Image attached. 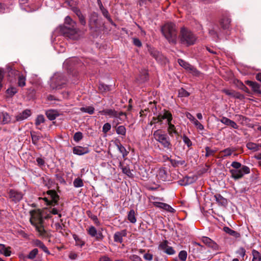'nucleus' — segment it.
<instances>
[{"instance_id":"obj_1","label":"nucleus","mask_w":261,"mask_h":261,"mask_svg":"<svg viewBox=\"0 0 261 261\" xmlns=\"http://www.w3.org/2000/svg\"><path fill=\"white\" fill-rule=\"evenodd\" d=\"M30 222L35 227L36 231L40 237L43 238H48L51 236L50 233L46 230L43 226V218L45 219L51 217L49 214L45 216L44 211L40 210H35L30 212Z\"/></svg>"},{"instance_id":"obj_2","label":"nucleus","mask_w":261,"mask_h":261,"mask_svg":"<svg viewBox=\"0 0 261 261\" xmlns=\"http://www.w3.org/2000/svg\"><path fill=\"white\" fill-rule=\"evenodd\" d=\"M162 32L169 43L175 44L177 39L175 25L172 23H167L162 28Z\"/></svg>"},{"instance_id":"obj_3","label":"nucleus","mask_w":261,"mask_h":261,"mask_svg":"<svg viewBox=\"0 0 261 261\" xmlns=\"http://www.w3.org/2000/svg\"><path fill=\"white\" fill-rule=\"evenodd\" d=\"M154 139L159 142L165 148L171 149L172 144L169 137L162 129H158L153 134Z\"/></svg>"},{"instance_id":"obj_4","label":"nucleus","mask_w":261,"mask_h":261,"mask_svg":"<svg viewBox=\"0 0 261 261\" xmlns=\"http://www.w3.org/2000/svg\"><path fill=\"white\" fill-rule=\"evenodd\" d=\"M179 37L181 43L187 45L194 44L197 40L196 36L185 28L181 29Z\"/></svg>"},{"instance_id":"obj_5","label":"nucleus","mask_w":261,"mask_h":261,"mask_svg":"<svg viewBox=\"0 0 261 261\" xmlns=\"http://www.w3.org/2000/svg\"><path fill=\"white\" fill-rule=\"evenodd\" d=\"M66 79L61 73H55L50 79V87L53 90L60 89L66 84Z\"/></svg>"},{"instance_id":"obj_6","label":"nucleus","mask_w":261,"mask_h":261,"mask_svg":"<svg viewBox=\"0 0 261 261\" xmlns=\"http://www.w3.org/2000/svg\"><path fill=\"white\" fill-rule=\"evenodd\" d=\"M64 35L65 37L73 40H77L80 38L79 30L75 27L74 28L70 27H65L63 30Z\"/></svg>"},{"instance_id":"obj_7","label":"nucleus","mask_w":261,"mask_h":261,"mask_svg":"<svg viewBox=\"0 0 261 261\" xmlns=\"http://www.w3.org/2000/svg\"><path fill=\"white\" fill-rule=\"evenodd\" d=\"M230 172L231 176L234 179H239L242 177L245 174L250 173V169L246 166H242V167L238 169H231Z\"/></svg>"},{"instance_id":"obj_8","label":"nucleus","mask_w":261,"mask_h":261,"mask_svg":"<svg viewBox=\"0 0 261 261\" xmlns=\"http://www.w3.org/2000/svg\"><path fill=\"white\" fill-rule=\"evenodd\" d=\"M47 194L49 196L50 199H48L47 198L45 197L43 199L47 202L48 205H56L59 200V196L57 194L56 192L54 190H49L47 192Z\"/></svg>"},{"instance_id":"obj_9","label":"nucleus","mask_w":261,"mask_h":261,"mask_svg":"<svg viewBox=\"0 0 261 261\" xmlns=\"http://www.w3.org/2000/svg\"><path fill=\"white\" fill-rule=\"evenodd\" d=\"M178 63L179 64L184 68L187 70L189 71L190 73H192L194 75L198 76L199 74V72L193 66L189 64L188 63L182 59H178Z\"/></svg>"},{"instance_id":"obj_10","label":"nucleus","mask_w":261,"mask_h":261,"mask_svg":"<svg viewBox=\"0 0 261 261\" xmlns=\"http://www.w3.org/2000/svg\"><path fill=\"white\" fill-rule=\"evenodd\" d=\"M168 242L167 240L161 242L159 246V249L164 251L168 255H173L175 253V251L173 247L168 246Z\"/></svg>"},{"instance_id":"obj_11","label":"nucleus","mask_w":261,"mask_h":261,"mask_svg":"<svg viewBox=\"0 0 261 261\" xmlns=\"http://www.w3.org/2000/svg\"><path fill=\"white\" fill-rule=\"evenodd\" d=\"M88 233L92 237H95L97 240H101L103 238V236L101 232H98L95 227L93 226H90L87 229Z\"/></svg>"},{"instance_id":"obj_12","label":"nucleus","mask_w":261,"mask_h":261,"mask_svg":"<svg viewBox=\"0 0 261 261\" xmlns=\"http://www.w3.org/2000/svg\"><path fill=\"white\" fill-rule=\"evenodd\" d=\"M23 194L20 192H18L13 190H10L9 192V197L15 202L19 201L22 198Z\"/></svg>"},{"instance_id":"obj_13","label":"nucleus","mask_w":261,"mask_h":261,"mask_svg":"<svg viewBox=\"0 0 261 261\" xmlns=\"http://www.w3.org/2000/svg\"><path fill=\"white\" fill-rule=\"evenodd\" d=\"M202 242L207 245L208 247L217 250L219 248L218 245L212 239L206 237H202L201 238Z\"/></svg>"},{"instance_id":"obj_14","label":"nucleus","mask_w":261,"mask_h":261,"mask_svg":"<svg viewBox=\"0 0 261 261\" xmlns=\"http://www.w3.org/2000/svg\"><path fill=\"white\" fill-rule=\"evenodd\" d=\"M31 115V112L30 110H25L22 113H19L16 116L15 120H13V123L16 121H20L28 118Z\"/></svg>"},{"instance_id":"obj_15","label":"nucleus","mask_w":261,"mask_h":261,"mask_svg":"<svg viewBox=\"0 0 261 261\" xmlns=\"http://www.w3.org/2000/svg\"><path fill=\"white\" fill-rule=\"evenodd\" d=\"M126 230L117 231L114 235V240L115 242L121 243L123 242V238L126 237Z\"/></svg>"},{"instance_id":"obj_16","label":"nucleus","mask_w":261,"mask_h":261,"mask_svg":"<svg viewBox=\"0 0 261 261\" xmlns=\"http://www.w3.org/2000/svg\"><path fill=\"white\" fill-rule=\"evenodd\" d=\"M89 152V149L88 147H83L82 146H77L73 148V152L74 154L82 155L86 154Z\"/></svg>"},{"instance_id":"obj_17","label":"nucleus","mask_w":261,"mask_h":261,"mask_svg":"<svg viewBox=\"0 0 261 261\" xmlns=\"http://www.w3.org/2000/svg\"><path fill=\"white\" fill-rule=\"evenodd\" d=\"M245 84L248 86L251 87L252 90L256 93H257L259 94H261V90H260V86L256 82L251 81H246L245 82Z\"/></svg>"},{"instance_id":"obj_18","label":"nucleus","mask_w":261,"mask_h":261,"mask_svg":"<svg viewBox=\"0 0 261 261\" xmlns=\"http://www.w3.org/2000/svg\"><path fill=\"white\" fill-rule=\"evenodd\" d=\"M156 178L160 181H164L167 179V174L163 168L159 169L156 173Z\"/></svg>"},{"instance_id":"obj_19","label":"nucleus","mask_w":261,"mask_h":261,"mask_svg":"<svg viewBox=\"0 0 261 261\" xmlns=\"http://www.w3.org/2000/svg\"><path fill=\"white\" fill-rule=\"evenodd\" d=\"M11 248L9 246L6 247L4 244H0V253L6 256H9L11 255Z\"/></svg>"},{"instance_id":"obj_20","label":"nucleus","mask_w":261,"mask_h":261,"mask_svg":"<svg viewBox=\"0 0 261 261\" xmlns=\"http://www.w3.org/2000/svg\"><path fill=\"white\" fill-rule=\"evenodd\" d=\"M14 72L12 71V73ZM18 76V85L19 87H24L25 85L26 78L24 75L20 73L18 71H14Z\"/></svg>"},{"instance_id":"obj_21","label":"nucleus","mask_w":261,"mask_h":261,"mask_svg":"<svg viewBox=\"0 0 261 261\" xmlns=\"http://www.w3.org/2000/svg\"><path fill=\"white\" fill-rule=\"evenodd\" d=\"M102 115H108L111 117L117 118L118 113L113 109H105L99 112Z\"/></svg>"},{"instance_id":"obj_22","label":"nucleus","mask_w":261,"mask_h":261,"mask_svg":"<svg viewBox=\"0 0 261 261\" xmlns=\"http://www.w3.org/2000/svg\"><path fill=\"white\" fill-rule=\"evenodd\" d=\"M0 119H2V122L3 124H8L12 121L10 116L7 112H2L0 113Z\"/></svg>"},{"instance_id":"obj_23","label":"nucleus","mask_w":261,"mask_h":261,"mask_svg":"<svg viewBox=\"0 0 261 261\" xmlns=\"http://www.w3.org/2000/svg\"><path fill=\"white\" fill-rule=\"evenodd\" d=\"M46 115L48 119L54 120L59 115V114L57 110H49L46 112Z\"/></svg>"},{"instance_id":"obj_24","label":"nucleus","mask_w":261,"mask_h":261,"mask_svg":"<svg viewBox=\"0 0 261 261\" xmlns=\"http://www.w3.org/2000/svg\"><path fill=\"white\" fill-rule=\"evenodd\" d=\"M162 115L161 118L167 120V123L172 121V115L170 112L164 110L162 112L160 113Z\"/></svg>"},{"instance_id":"obj_25","label":"nucleus","mask_w":261,"mask_h":261,"mask_svg":"<svg viewBox=\"0 0 261 261\" xmlns=\"http://www.w3.org/2000/svg\"><path fill=\"white\" fill-rule=\"evenodd\" d=\"M230 23V19L227 16H224L220 21L221 27L224 29H228Z\"/></svg>"},{"instance_id":"obj_26","label":"nucleus","mask_w":261,"mask_h":261,"mask_svg":"<svg viewBox=\"0 0 261 261\" xmlns=\"http://www.w3.org/2000/svg\"><path fill=\"white\" fill-rule=\"evenodd\" d=\"M168 124V128L167 131L169 134V135L171 136H173V134H178V133L176 129V127L175 125L173 124H172L171 121L170 122H168L167 123Z\"/></svg>"},{"instance_id":"obj_27","label":"nucleus","mask_w":261,"mask_h":261,"mask_svg":"<svg viewBox=\"0 0 261 261\" xmlns=\"http://www.w3.org/2000/svg\"><path fill=\"white\" fill-rule=\"evenodd\" d=\"M223 229L225 232L234 237L235 238H238L240 237V234L239 232L230 229L228 227H224Z\"/></svg>"},{"instance_id":"obj_28","label":"nucleus","mask_w":261,"mask_h":261,"mask_svg":"<svg viewBox=\"0 0 261 261\" xmlns=\"http://www.w3.org/2000/svg\"><path fill=\"white\" fill-rule=\"evenodd\" d=\"M119 167L121 169L122 172L127 175L128 177H132L133 176V174L132 173L129 168L127 166H124L122 165V163L120 162Z\"/></svg>"},{"instance_id":"obj_29","label":"nucleus","mask_w":261,"mask_h":261,"mask_svg":"<svg viewBox=\"0 0 261 261\" xmlns=\"http://www.w3.org/2000/svg\"><path fill=\"white\" fill-rule=\"evenodd\" d=\"M246 146L248 149L256 151L261 148V144H257L253 142H249L247 144Z\"/></svg>"},{"instance_id":"obj_30","label":"nucleus","mask_w":261,"mask_h":261,"mask_svg":"<svg viewBox=\"0 0 261 261\" xmlns=\"http://www.w3.org/2000/svg\"><path fill=\"white\" fill-rule=\"evenodd\" d=\"M35 244L36 246L41 248L44 252L48 254H50L49 250L45 246V245L41 241L39 240H36L35 241Z\"/></svg>"},{"instance_id":"obj_31","label":"nucleus","mask_w":261,"mask_h":261,"mask_svg":"<svg viewBox=\"0 0 261 261\" xmlns=\"http://www.w3.org/2000/svg\"><path fill=\"white\" fill-rule=\"evenodd\" d=\"M216 200L221 205L225 206L227 204V199L223 197L220 194H217L215 196Z\"/></svg>"},{"instance_id":"obj_32","label":"nucleus","mask_w":261,"mask_h":261,"mask_svg":"<svg viewBox=\"0 0 261 261\" xmlns=\"http://www.w3.org/2000/svg\"><path fill=\"white\" fill-rule=\"evenodd\" d=\"M193 180L194 178L193 177L186 176L182 180H179V183L180 185L186 186L192 183Z\"/></svg>"},{"instance_id":"obj_33","label":"nucleus","mask_w":261,"mask_h":261,"mask_svg":"<svg viewBox=\"0 0 261 261\" xmlns=\"http://www.w3.org/2000/svg\"><path fill=\"white\" fill-rule=\"evenodd\" d=\"M127 219L129 221L132 223L136 222V214L134 210H131L128 213Z\"/></svg>"},{"instance_id":"obj_34","label":"nucleus","mask_w":261,"mask_h":261,"mask_svg":"<svg viewBox=\"0 0 261 261\" xmlns=\"http://www.w3.org/2000/svg\"><path fill=\"white\" fill-rule=\"evenodd\" d=\"M235 149L233 148H227L222 150L220 153L222 154V156L226 157L231 155L232 152L235 151Z\"/></svg>"},{"instance_id":"obj_35","label":"nucleus","mask_w":261,"mask_h":261,"mask_svg":"<svg viewBox=\"0 0 261 261\" xmlns=\"http://www.w3.org/2000/svg\"><path fill=\"white\" fill-rule=\"evenodd\" d=\"M252 261H261V253L253 249L252 251Z\"/></svg>"},{"instance_id":"obj_36","label":"nucleus","mask_w":261,"mask_h":261,"mask_svg":"<svg viewBox=\"0 0 261 261\" xmlns=\"http://www.w3.org/2000/svg\"><path fill=\"white\" fill-rule=\"evenodd\" d=\"M236 253L238 255L239 257L241 258V260H244V257L246 255V250L243 247H240L236 251Z\"/></svg>"},{"instance_id":"obj_37","label":"nucleus","mask_w":261,"mask_h":261,"mask_svg":"<svg viewBox=\"0 0 261 261\" xmlns=\"http://www.w3.org/2000/svg\"><path fill=\"white\" fill-rule=\"evenodd\" d=\"M116 131L117 134L125 136L126 134V128L124 126L120 125L116 128Z\"/></svg>"},{"instance_id":"obj_38","label":"nucleus","mask_w":261,"mask_h":261,"mask_svg":"<svg viewBox=\"0 0 261 261\" xmlns=\"http://www.w3.org/2000/svg\"><path fill=\"white\" fill-rule=\"evenodd\" d=\"M80 110L85 113H87L89 114H92L94 113V108L92 106H88L86 107L81 108Z\"/></svg>"},{"instance_id":"obj_39","label":"nucleus","mask_w":261,"mask_h":261,"mask_svg":"<svg viewBox=\"0 0 261 261\" xmlns=\"http://www.w3.org/2000/svg\"><path fill=\"white\" fill-rule=\"evenodd\" d=\"M117 146L119 151L122 153L123 157H125L128 153V152L126 151L125 148L121 144H118Z\"/></svg>"},{"instance_id":"obj_40","label":"nucleus","mask_w":261,"mask_h":261,"mask_svg":"<svg viewBox=\"0 0 261 261\" xmlns=\"http://www.w3.org/2000/svg\"><path fill=\"white\" fill-rule=\"evenodd\" d=\"M65 23L67 25H69L68 27L72 28H74L76 25L75 22L73 21L69 16L66 17L65 19Z\"/></svg>"},{"instance_id":"obj_41","label":"nucleus","mask_w":261,"mask_h":261,"mask_svg":"<svg viewBox=\"0 0 261 261\" xmlns=\"http://www.w3.org/2000/svg\"><path fill=\"white\" fill-rule=\"evenodd\" d=\"M38 253V250L37 249L35 248L33 249L29 253V254L27 255V257L30 259H33L35 258L37 254Z\"/></svg>"},{"instance_id":"obj_42","label":"nucleus","mask_w":261,"mask_h":261,"mask_svg":"<svg viewBox=\"0 0 261 261\" xmlns=\"http://www.w3.org/2000/svg\"><path fill=\"white\" fill-rule=\"evenodd\" d=\"M101 12L103 14V15L106 18H107V19L111 23H112V19L111 18L110 15H109V12L108 11L103 7V6H101Z\"/></svg>"},{"instance_id":"obj_43","label":"nucleus","mask_w":261,"mask_h":261,"mask_svg":"<svg viewBox=\"0 0 261 261\" xmlns=\"http://www.w3.org/2000/svg\"><path fill=\"white\" fill-rule=\"evenodd\" d=\"M236 120L241 124H243L247 120V118L241 115H236L235 116Z\"/></svg>"},{"instance_id":"obj_44","label":"nucleus","mask_w":261,"mask_h":261,"mask_svg":"<svg viewBox=\"0 0 261 261\" xmlns=\"http://www.w3.org/2000/svg\"><path fill=\"white\" fill-rule=\"evenodd\" d=\"M178 257L181 261H186L187 258V252L185 250H181L179 252Z\"/></svg>"},{"instance_id":"obj_45","label":"nucleus","mask_w":261,"mask_h":261,"mask_svg":"<svg viewBox=\"0 0 261 261\" xmlns=\"http://www.w3.org/2000/svg\"><path fill=\"white\" fill-rule=\"evenodd\" d=\"M190 95V93L185 90L184 88H180L178 90V96L180 97H188Z\"/></svg>"},{"instance_id":"obj_46","label":"nucleus","mask_w":261,"mask_h":261,"mask_svg":"<svg viewBox=\"0 0 261 261\" xmlns=\"http://www.w3.org/2000/svg\"><path fill=\"white\" fill-rule=\"evenodd\" d=\"M7 93L9 96H13L17 92V89L15 87H10L7 90Z\"/></svg>"},{"instance_id":"obj_47","label":"nucleus","mask_w":261,"mask_h":261,"mask_svg":"<svg viewBox=\"0 0 261 261\" xmlns=\"http://www.w3.org/2000/svg\"><path fill=\"white\" fill-rule=\"evenodd\" d=\"M89 27L91 29H94L97 27V19L91 18L89 21Z\"/></svg>"},{"instance_id":"obj_48","label":"nucleus","mask_w":261,"mask_h":261,"mask_svg":"<svg viewBox=\"0 0 261 261\" xmlns=\"http://www.w3.org/2000/svg\"><path fill=\"white\" fill-rule=\"evenodd\" d=\"M31 137L33 143L34 144H37L39 140L40 139L41 136L39 135H37L33 133H31Z\"/></svg>"},{"instance_id":"obj_49","label":"nucleus","mask_w":261,"mask_h":261,"mask_svg":"<svg viewBox=\"0 0 261 261\" xmlns=\"http://www.w3.org/2000/svg\"><path fill=\"white\" fill-rule=\"evenodd\" d=\"M44 121V117L43 115H38L36 119L35 124L36 126H39L41 123H43Z\"/></svg>"},{"instance_id":"obj_50","label":"nucleus","mask_w":261,"mask_h":261,"mask_svg":"<svg viewBox=\"0 0 261 261\" xmlns=\"http://www.w3.org/2000/svg\"><path fill=\"white\" fill-rule=\"evenodd\" d=\"M73 185L76 188L82 187L84 185L83 180L79 178H76L73 181Z\"/></svg>"},{"instance_id":"obj_51","label":"nucleus","mask_w":261,"mask_h":261,"mask_svg":"<svg viewBox=\"0 0 261 261\" xmlns=\"http://www.w3.org/2000/svg\"><path fill=\"white\" fill-rule=\"evenodd\" d=\"M83 138V134L81 132H78L74 134L73 139L75 142H79Z\"/></svg>"},{"instance_id":"obj_52","label":"nucleus","mask_w":261,"mask_h":261,"mask_svg":"<svg viewBox=\"0 0 261 261\" xmlns=\"http://www.w3.org/2000/svg\"><path fill=\"white\" fill-rule=\"evenodd\" d=\"M73 238L76 242V244L77 245L82 247L85 244V243L76 235H73Z\"/></svg>"},{"instance_id":"obj_53","label":"nucleus","mask_w":261,"mask_h":261,"mask_svg":"<svg viewBox=\"0 0 261 261\" xmlns=\"http://www.w3.org/2000/svg\"><path fill=\"white\" fill-rule=\"evenodd\" d=\"M111 128V125L109 123H105L102 127V132L107 134Z\"/></svg>"},{"instance_id":"obj_54","label":"nucleus","mask_w":261,"mask_h":261,"mask_svg":"<svg viewBox=\"0 0 261 261\" xmlns=\"http://www.w3.org/2000/svg\"><path fill=\"white\" fill-rule=\"evenodd\" d=\"M182 140L185 144H186L188 147L192 145V143L190 139L186 135H184L182 137Z\"/></svg>"},{"instance_id":"obj_55","label":"nucleus","mask_w":261,"mask_h":261,"mask_svg":"<svg viewBox=\"0 0 261 261\" xmlns=\"http://www.w3.org/2000/svg\"><path fill=\"white\" fill-rule=\"evenodd\" d=\"M193 123L197 129H199V130H203L204 129L203 125L201 124L197 119L195 120Z\"/></svg>"},{"instance_id":"obj_56","label":"nucleus","mask_w":261,"mask_h":261,"mask_svg":"<svg viewBox=\"0 0 261 261\" xmlns=\"http://www.w3.org/2000/svg\"><path fill=\"white\" fill-rule=\"evenodd\" d=\"M205 151H206L205 156H206V157L211 156V155H213L215 153V151L211 149L208 147H205Z\"/></svg>"},{"instance_id":"obj_57","label":"nucleus","mask_w":261,"mask_h":261,"mask_svg":"<svg viewBox=\"0 0 261 261\" xmlns=\"http://www.w3.org/2000/svg\"><path fill=\"white\" fill-rule=\"evenodd\" d=\"M222 92L226 94V95L233 97L234 94V91L228 89H223L222 90Z\"/></svg>"},{"instance_id":"obj_58","label":"nucleus","mask_w":261,"mask_h":261,"mask_svg":"<svg viewBox=\"0 0 261 261\" xmlns=\"http://www.w3.org/2000/svg\"><path fill=\"white\" fill-rule=\"evenodd\" d=\"M231 120L229 119L228 118H226L225 117H223L220 120V121L222 122V123L228 125L230 123Z\"/></svg>"},{"instance_id":"obj_59","label":"nucleus","mask_w":261,"mask_h":261,"mask_svg":"<svg viewBox=\"0 0 261 261\" xmlns=\"http://www.w3.org/2000/svg\"><path fill=\"white\" fill-rule=\"evenodd\" d=\"M210 35L214 38L216 41L217 40L218 36L216 31L212 29L209 31Z\"/></svg>"},{"instance_id":"obj_60","label":"nucleus","mask_w":261,"mask_h":261,"mask_svg":"<svg viewBox=\"0 0 261 261\" xmlns=\"http://www.w3.org/2000/svg\"><path fill=\"white\" fill-rule=\"evenodd\" d=\"M231 166L234 168L233 169H238L242 167L241 164L238 162H233Z\"/></svg>"},{"instance_id":"obj_61","label":"nucleus","mask_w":261,"mask_h":261,"mask_svg":"<svg viewBox=\"0 0 261 261\" xmlns=\"http://www.w3.org/2000/svg\"><path fill=\"white\" fill-rule=\"evenodd\" d=\"M88 216L91 218V219L94 221V222L95 223V224H96L97 226H99L100 225V222L97 217L96 216H95V215H91V216H90L89 214H88Z\"/></svg>"},{"instance_id":"obj_62","label":"nucleus","mask_w":261,"mask_h":261,"mask_svg":"<svg viewBox=\"0 0 261 261\" xmlns=\"http://www.w3.org/2000/svg\"><path fill=\"white\" fill-rule=\"evenodd\" d=\"M144 258L146 260L151 261L153 259V255L149 253H146L144 255Z\"/></svg>"},{"instance_id":"obj_63","label":"nucleus","mask_w":261,"mask_h":261,"mask_svg":"<svg viewBox=\"0 0 261 261\" xmlns=\"http://www.w3.org/2000/svg\"><path fill=\"white\" fill-rule=\"evenodd\" d=\"M133 43L135 45L138 47H141L142 46L141 42L138 38H133Z\"/></svg>"},{"instance_id":"obj_64","label":"nucleus","mask_w":261,"mask_h":261,"mask_svg":"<svg viewBox=\"0 0 261 261\" xmlns=\"http://www.w3.org/2000/svg\"><path fill=\"white\" fill-rule=\"evenodd\" d=\"M163 207H164L163 209L170 212H173L174 211V210L171 206L166 203L165 204V206Z\"/></svg>"}]
</instances>
